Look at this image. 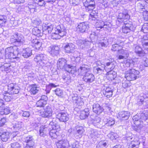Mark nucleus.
Listing matches in <instances>:
<instances>
[{
  "instance_id": "09e8293b",
  "label": "nucleus",
  "mask_w": 148,
  "mask_h": 148,
  "mask_svg": "<svg viewBox=\"0 0 148 148\" xmlns=\"http://www.w3.org/2000/svg\"><path fill=\"white\" fill-rule=\"evenodd\" d=\"M85 9L86 11L91 12L95 8V4L93 5H87V6H84Z\"/></svg>"
},
{
  "instance_id": "e433bc0d",
  "label": "nucleus",
  "mask_w": 148,
  "mask_h": 148,
  "mask_svg": "<svg viewBox=\"0 0 148 148\" xmlns=\"http://www.w3.org/2000/svg\"><path fill=\"white\" fill-rule=\"evenodd\" d=\"M127 67H133L135 64V62L134 60L128 59L124 62Z\"/></svg>"
},
{
  "instance_id": "79ce46f5",
  "label": "nucleus",
  "mask_w": 148,
  "mask_h": 148,
  "mask_svg": "<svg viewBox=\"0 0 148 148\" xmlns=\"http://www.w3.org/2000/svg\"><path fill=\"white\" fill-rule=\"evenodd\" d=\"M62 78L64 82L67 84H68L71 82V79L69 75H64L62 76Z\"/></svg>"
},
{
  "instance_id": "4468645a",
  "label": "nucleus",
  "mask_w": 148,
  "mask_h": 148,
  "mask_svg": "<svg viewBox=\"0 0 148 148\" xmlns=\"http://www.w3.org/2000/svg\"><path fill=\"white\" fill-rule=\"evenodd\" d=\"M84 130L83 127L77 125L74 130V136L77 138L81 137Z\"/></svg>"
},
{
  "instance_id": "4d7b16f0",
  "label": "nucleus",
  "mask_w": 148,
  "mask_h": 148,
  "mask_svg": "<svg viewBox=\"0 0 148 148\" xmlns=\"http://www.w3.org/2000/svg\"><path fill=\"white\" fill-rule=\"evenodd\" d=\"M11 148H22L20 144L17 142H15L11 144Z\"/></svg>"
},
{
  "instance_id": "f257e3e1",
  "label": "nucleus",
  "mask_w": 148,
  "mask_h": 148,
  "mask_svg": "<svg viewBox=\"0 0 148 148\" xmlns=\"http://www.w3.org/2000/svg\"><path fill=\"white\" fill-rule=\"evenodd\" d=\"M130 17L127 11L126 10H124L122 13H119L117 16V20L119 23L124 22V25L122 27V32L124 33L127 34L131 31H134L135 29V26L133 25L131 21L128 20L124 21L125 19H128Z\"/></svg>"
},
{
  "instance_id": "423d86ee",
  "label": "nucleus",
  "mask_w": 148,
  "mask_h": 148,
  "mask_svg": "<svg viewBox=\"0 0 148 148\" xmlns=\"http://www.w3.org/2000/svg\"><path fill=\"white\" fill-rule=\"evenodd\" d=\"M66 60L64 59H59L57 62V66L62 70H64L69 73H74L73 66L66 63Z\"/></svg>"
},
{
  "instance_id": "f8f14e48",
  "label": "nucleus",
  "mask_w": 148,
  "mask_h": 148,
  "mask_svg": "<svg viewBox=\"0 0 148 148\" xmlns=\"http://www.w3.org/2000/svg\"><path fill=\"white\" fill-rule=\"evenodd\" d=\"M90 66L87 65L83 64L78 69V73L80 75L84 76L90 71Z\"/></svg>"
},
{
  "instance_id": "6ab92c4d",
  "label": "nucleus",
  "mask_w": 148,
  "mask_h": 148,
  "mask_svg": "<svg viewBox=\"0 0 148 148\" xmlns=\"http://www.w3.org/2000/svg\"><path fill=\"white\" fill-rule=\"evenodd\" d=\"M53 29V25L43 24L42 25V32L44 34H47L50 33Z\"/></svg>"
},
{
  "instance_id": "680f3d73",
  "label": "nucleus",
  "mask_w": 148,
  "mask_h": 148,
  "mask_svg": "<svg viewBox=\"0 0 148 148\" xmlns=\"http://www.w3.org/2000/svg\"><path fill=\"white\" fill-rule=\"evenodd\" d=\"M133 135L131 133H128L125 137H124V140H127V143L132 140L133 138Z\"/></svg>"
},
{
  "instance_id": "bf43d9fd",
  "label": "nucleus",
  "mask_w": 148,
  "mask_h": 148,
  "mask_svg": "<svg viewBox=\"0 0 148 148\" xmlns=\"http://www.w3.org/2000/svg\"><path fill=\"white\" fill-rule=\"evenodd\" d=\"M104 23L103 21H101L99 23L97 22L96 23V28L97 30H99L100 29L103 28L104 26Z\"/></svg>"
},
{
  "instance_id": "c756f323",
  "label": "nucleus",
  "mask_w": 148,
  "mask_h": 148,
  "mask_svg": "<svg viewBox=\"0 0 148 148\" xmlns=\"http://www.w3.org/2000/svg\"><path fill=\"white\" fill-rule=\"evenodd\" d=\"M134 50L135 52L140 56H143L146 54L145 52L138 46H136Z\"/></svg>"
},
{
  "instance_id": "9d476101",
  "label": "nucleus",
  "mask_w": 148,
  "mask_h": 148,
  "mask_svg": "<svg viewBox=\"0 0 148 148\" xmlns=\"http://www.w3.org/2000/svg\"><path fill=\"white\" fill-rule=\"evenodd\" d=\"M7 92L10 94H17L19 92V88L17 85L14 83L8 84Z\"/></svg>"
},
{
  "instance_id": "f704fd0d",
  "label": "nucleus",
  "mask_w": 148,
  "mask_h": 148,
  "mask_svg": "<svg viewBox=\"0 0 148 148\" xmlns=\"http://www.w3.org/2000/svg\"><path fill=\"white\" fill-rule=\"evenodd\" d=\"M140 117H139V116L137 115L134 116L132 118L134 123L137 126L142 125L141 124V121L140 120Z\"/></svg>"
},
{
  "instance_id": "c85d7f7f",
  "label": "nucleus",
  "mask_w": 148,
  "mask_h": 148,
  "mask_svg": "<svg viewBox=\"0 0 148 148\" xmlns=\"http://www.w3.org/2000/svg\"><path fill=\"white\" fill-rule=\"evenodd\" d=\"M36 3L29 2L28 4V8L30 10L31 12H37L38 9L37 7Z\"/></svg>"
},
{
  "instance_id": "37998d69",
  "label": "nucleus",
  "mask_w": 148,
  "mask_h": 148,
  "mask_svg": "<svg viewBox=\"0 0 148 148\" xmlns=\"http://www.w3.org/2000/svg\"><path fill=\"white\" fill-rule=\"evenodd\" d=\"M107 136L109 138L113 141L115 140L118 137L117 134L113 132L109 133L108 134Z\"/></svg>"
},
{
  "instance_id": "1a4fd4ad",
  "label": "nucleus",
  "mask_w": 148,
  "mask_h": 148,
  "mask_svg": "<svg viewBox=\"0 0 148 148\" xmlns=\"http://www.w3.org/2000/svg\"><path fill=\"white\" fill-rule=\"evenodd\" d=\"M10 41L11 43H14L17 46H20L24 42V38L22 35L16 34L11 36Z\"/></svg>"
},
{
  "instance_id": "e2e57ef3",
  "label": "nucleus",
  "mask_w": 148,
  "mask_h": 148,
  "mask_svg": "<svg viewBox=\"0 0 148 148\" xmlns=\"http://www.w3.org/2000/svg\"><path fill=\"white\" fill-rule=\"evenodd\" d=\"M54 91L55 94L58 96H60L63 94V91L60 88L56 89Z\"/></svg>"
},
{
  "instance_id": "393cba45",
  "label": "nucleus",
  "mask_w": 148,
  "mask_h": 148,
  "mask_svg": "<svg viewBox=\"0 0 148 148\" xmlns=\"http://www.w3.org/2000/svg\"><path fill=\"white\" fill-rule=\"evenodd\" d=\"M57 148H66L68 146L69 142L66 140H59L56 143Z\"/></svg>"
},
{
  "instance_id": "2f4dec72",
  "label": "nucleus",
  "mask_w": 148,
  "mask_h": 148,
  "mask_svg": "<svg viewBox=\"0 0 148 148\" xmlns=\"http://www.w3.org/2000/svg\"><path fill=\"white\" fill-rule=\"evenodd\" d=\"M140 120L141 124L144 121L148 120V112L145 111L140 114Z\"/></svg>"
},
{
  "instance_id": "603ef678",
  "label": "nucleus",
  "mask_w": 148,
  "mask_h": 148,
  "mask_svg": "<svg viewBox=\"0 0 148 148\" xmlns=\"http://www.w3.org/2000/svg\"><path fill=\"white\" fill-rule=\"evenodd\" d=\"M107 144L104 141L99 142L97 146V148H106Z\"/></svg>"
},
{
  "instance_id": "9b49d317",
  "label": "nucleus",
  "mask_w": 148,
  "mask_h": 148,
  "mask_svg": "<svg viewBox=\"0 0 148 148\" xmlns=\"http://www.w3.org/2000/svg\"><path fill=\"white\" fill-rule=\"evenodd\" d=\"M55 114L56 118L60 121L65 122L69 119V115L66 113L58 111Z\"/></svg>"
},
{
  "instance_id": "f03ea898",
  "label": "nucleus",
  "mask_w": 148,
  "mask_h": 148,
  "mask_svg": "<svg viewBox=\"0 0 148 148\" xmlns=\"http://www.w3.org/2000/svg\"><path fill=\"white\" fill-rule=\"evenodd\" d=\"M34 60L37 65L42 68L49 66L51 65L47 56L44 54H37L34 58Z\"/></svg>"
},
{
  "instance_id": "de8ad7c7",
  "label": "nucleus",
  "mask_w": 148,
  "mask_h": 148,
  "mask_svg": "<svg viewBox=\"0 0 148 148\" xmlns=\"http://www.w3.org/2000/svg\"><path fill=\"white\" fill-rule=\"evenodd\" d=\"M7 22V17L6 16L0 15V25H3Z\"/></svg>"
},
{
  "instance_id": "58836bf2",
  "label": "nucleus",
  "mask_w": 148,
  "mask_h": 148,
  "mask_svg": "<svg viewBox=\"0 0 148 148\" xmlns=\"http://www.w3.org/2000/svg\"><path fill=\"white\" fill-rule=\"evenodd\" d=\"M10 112V110L8 107H6L0 110V114L7 115Z\"/></svg>"
},
{
  "instance_id": "13d9d810",
  "label": "nucleus",
  "mask_w": 148,
  "mask_h": 148,
  "mask_svg": "<svg viewBox=\"0 0 148 148\" xmlns=\"http://www.w3.org/2000/svg\"><path fill=\"white\" fill-rule=\"evenodd\" d=\"M121 46H119L117 44H116L112 45V50L114 51L117 50L119 51L120 49H121Z\"/></svg>"
},
{
  "instance_id": "a211bd4d",
  "label": "nucleus",
  "mask_w": 148,
  "mask_h": 148,
  "mask_svg": "<svg viewBox=\"0 0 148 148\" xmlns=\"http://www.w3.org/2000/svg\"><path fill=\"white\" fill-rule=\"evenodd\" d=\"M130 115V112L127 111H123L119 112L118 118L121 120H127Z\"/></svg>"
},
{
  "instance_id": "aec40b11",
  "label": "nucleus",
  "mask_w": 148,
  "mask_h": 148,
  "mask_svg": "<svg viewBox=\"0 0 148 148\" xmlns=\"http://www.w3.org/2000/svg\"><path fill=\"white\" fill-rule=\"evenodd\" d=\"M72 101L76 106H81L84 104V102L81 98L79 97L77 94L74 95L72 97Z\"/></svg>"
},
{
  "instance_id": "cd10ccee",
  "label": "nucleus",
  "mask_w": 148,
  "mask_h": 148,
  "mask_svg": "<svg viewBox=\"0 0 148 148\" xmlns=\"http://www.w3.org/2000/svg\"><path fill=\"white\" fill-rule=\"evenodd\" d=\"M31 45L36 49L38 50L41 46L42 43L38 40L35 39L32 41Z\"/></svg>"
},
{
  "instance_id": "f3484780",
  "label": "nucleus",
  "mask_w": 148,
  "mask_h": 148,
  "mask_svg": "<svg viewBox=\"0 0 148 148\" xmlns=\"http://www.w3.org/2000/svg\"><path fill=\"white\" fill-rule=\"evenodd\" d=\"M89 26L88 24L85 22H82L79 23L77 27V29L82 33L86 32L87 31Z\"/></svg>"
},
{
  "instance_id": "ea45409f",
  "label": "nucleus",
  "mask_w": 148,
  "mask_h": 148,
  "mask_svg": "<svg viewBox=\"0 0 148 148\" xmlns=\"http://www.w3.org/2000/svg\"><path fill=\"white\" fill-rule=\"evenodd\" d=\"M114 120L110 117L107 118L106 121L105 125L106 126H111L114 124Z\"/></svg>"
},
{
  "instance_id": "c9c22d12",
  "label": "nucleus",
  "mask_w": 148,
  "mask_h": 148,
  "mask_svg": "<svg viewBox=\"0 0 148 148\" xmlns=\"http://www.w3.org/2000/svg\"><path fill=\"white\" fill-rule=\"evenodd\" d=\"M32 33L34 35L38 36H42L43 34V32H41L40 30L36 27L33 29Z\"/></svg>"
},
{
  "instance_id": "7c9ffc66",
  "label": "nucleus",
  "mask_w": 148,
  "mask_h": 148,
  "mask_svg": "<svg viewBox=\"0 0 148 148\" xmlns=\"http://www.w3.org/2000/svg\"><path fill=\"white\" fill-rule=\"evenodd\" d=\"M140 144V142L138 140L134 139L130 144L129 148H138Z\"/></svg>"
},
{
  "instance_id": "39448f33",
  "label": "nucleus",
  "mask_w": 148,
  "mask_h": 148,
  "mask_svg": "<svg viewBox=\"0 0 148 148\" xmlns=\"http://www.w3.org/2000/svg\"><path fill=\"white\" fill-rule=\"evenodd\" d=\"M5 58L7 59H14L18 53V49L17 46L10 47L5 50Z\"/></svg>"
},
{
  "instance_id": "20e7f679",
  "label": "nucleus",
  "mask_w": 148,
  "mask_h": 148,
  "mask_svg": "<svg viewBox=\"0 0 148 148\" xmlns=\"http://www.w3.org/2000/svg\"><path fill=\"white\" fill-rule=\"evenodd\" d=\"M54 119L51 122L48 127L49 128V134L52 139L56 138L58 134V130H59V125Z\"/></svg>"
},
{
  "instance_id": "774afa93",
  "label": "nucleus",
  "mask_w": 148,
  "mask_h": 148,
  "mask_svg": "<svg viewBox=\"0 0 148 148\" xmlns=\"http://www.w3.org/2000/svg\"><path fill=\"white\" fill-rule=\"evenodd\" d=\"M10 95L8 93L5 95H4L3 98L5 101L8 102L10 101L11 99V96H9Z\"/></svg>"
},
{
  "instance_id": "0e129e2a",
  "label": "nucleus",
  "mask_w": 148,
  "mask_h": 148,
  "mask_svg": "<svg viewBox=\"0 0 148 148\" xmlns=\"http://www.w3.org/2000/svg\"><path fill=\"white\" fill-rule=\"evenodd\" d=\"M84 6H87V5H93L95 3V2L94 0H86L84 3Z\"/></svg>"
},
{
  "instance_id": "a19ab883",
  "label": "nucleus",
  "mask_w": 148,
  "mask_h": 148,
  "mask_svg": "<svg viewBox=\"0 0 148 148\" xmlns=\"http://www.w3.org/2000/svg\"><path fill=\"white\" fill-rule=\"evenodd\" d=\"M77 143V142L74 140L70 141L68 145L69 148H78V145L76 144Z\"/></svg>"
},
{
  "instance_id": "412c9836",
  "label": "nucleus",
  "mask_w": 148,
  "mask_h": 148,
  "mask_svg": "<svg viewBox=\"0 0 148 148\" xmlns=\"http://www.w3.org/2000/svg\"><path fill=\"white\" fill-rule=\"evenodd\" d=\"M59 47L58 46H51L48 48V52L52 55H56L59 53Z\"/></svg>"
},
{
  "instance_id": "2eb2a0df",
  "label": "nucleus",
  "mask_w": 148,
  "mask_h": 148,
  "mask_svg": "<svg viewBox=\"0 0 148 148\" xmlns=\"http://www.w3.org/2000/svg\"><path fill=\"white\" fill-rule=\"evenodd\" d=\"M26 146L25 148H33L34 145V140L33 137L30 135L26 137L25 139Z\"/></svg>"
},
{
  "instance_id": "6e6d98bb",
  "label": "nucleus",
  "mask_w": 148,
  "mask_h": 148,
  "mask_svg": "<svg viewBox=\"0 0 148 148\" xmlns=\"http://www.w3.org/2000/svg\"><path fill=\"white\" fill-rule=\"evenodd\" d=\"M144 33H148V23H145L142 26L141 29Z\"/></svg>"
},
{
  "instance_id": "a878e982",
  "label": "nucleus",
  "mask_w": 148,
  "mask_h": 148,
  "mask_svg": "<svg viewBox=\"0 0 148 148\" xmlns=\"http://www.w3.org/2000/svg\"><path fill=\"white\" fill-rule=\"evenodd\" d=\"M89 113V109L88 108H85L80 111L79 117L81 119H85L88 117Z\"/></svg>"
},
{
  "instance_id": "052dcab7",
  "label": "nucleus",
  "mask_w": 148,
  "mask_h": 148,
  "mask_svg": "<svg viewBox=\"0 0 148 148\" xmlns=\"http://www.w3.org/2000/svg\"><path fill=\"white\" fill-rule=\"evenodd\" d=\"M49 128H47L46 126L42 125L40 127L39 131L47 133V132H49Z\"/></svg>"
},
{
  "instance_id": "6e6552de",
  "label": "nucleus",
  "mask_w": 148,
  "mask_h": 148,
  "mask_svg": "<svg viewBox=\"0 0 148 148\" xmlns=\"http://www.w3.org/2000/svg\"><path fill=\"white\" fill-rule=\"evenodd\" d=\"M139 73L138 71L131 69L125 72V77L129 81L135 80L139 77Z\"/></svg>"
},
{
  "instance_id": "69168bd1",
  "label": "nucleus",
  "mask_w": 148,
  "mask_h": 148,
  "mask_svg": "<svg viewBox=\"0 0 148 148\" xmlns=\"http://www.w3.org/2000/svg\"><path fill=\"white\" fill-rule=\"evenodd\" d=\"M145 5L143 2H139L137 4V7L139 10H145Z\"/></svg>"
},
{
  "instance_id": "72a5a7b5",
  "label": "nucleus",
  "mask_w": 148,
  "mask_h": 148,
  "mask_svg": "<svg viewBox=\"0 0 148 148\" xmlns=\"http://www.w3.org/2000/svg\"><path fill=\"white\" fill-rule=\"evenodd\" d=\"M30 91L31 94L34 95L37 93L39 91V88L36 84H32L30 86Z\"/></svg>"
},
{
  "instance_id": "338daca9",
  "label": "nucleus",
  "mask_w": 148,
  "mask_h": 148,
  "mask_svg": "<svg viewBox=\"0 0 148 148\" xmlns=\"http://www.w3.org/2000/svg\"><path fill=\"white\" fill-rule=\"evenodd\" d=\"M33 23L35 26H38L41 23V21L39 18H36L33 21Z\"/></svg>"
},
{
  "instance_id": "ddd939ff",
  "label": "nucleus",
  "mask_w": 148,
  "mask_h": 148,
  "mask_svg": "<svg viewBox=\"0 0 148 148\" xmlns=\"http://www.w3.org/2000/svg\"><path fill=\"white\" fill-rule=\"evenodd\" d=\"M52 112V110L50 106H48L45 108L44 111H41L40 113L42 117L49 118L51 116Z\"/></svg>"
},
{
  "instance_id": "864d4df0",
  "label": "nucleus",
  "mask_w": 148,
  "mask_h": 148,
  "mask_svg": "<svg viewBox=\"0 0 148 148\" xmlns=\"http://www.w3.org/2000/svg\"><path fill=\"white\" fill-rule=\"evenodd\" d=\"M77 44L79 45L80 46L82 44H84L86 45L90 43V42L89 41H86V40H83L81 39L78 40L77 41Z\"/></svg>"
},
{
  "instance_id": "7ed1b4c3",
  "label": "nucleus",
  "mask_w": 148,
  "mask_h": 148,
  "mask_svg": "<svg viewBox=\"0 0 148 148\" xmlns=\"http://www.w3.org/2000/svg\"><path fill=\"white\" fill-rule=\"evenodd\" d=\"M96 64L97 66L93 67V71L95 73L100 75L102 74L105 70L107 72V75L112 73V70L114 68L113 66H108L106 68V66H103L99 61L96 62Z\"/></svg>"
},
{
  "instance_id": "3c124183",
  "label": "nucleus",
  "mask_w": 148,
  "mask_h": 148,
  "mask_svg": "<svg viewBox=\"0 0 148 148\" xmlns=\"http://www.w3.org/2000/svg\"><path fill=\"white\" fill-rule=\"evenodd\" d=\"M33 1L40 6H42L45 5V1L44 0H33Z\"/></svg>"
},
{
  "instance_id": "b1692460",
  "label": "nucleus",
  "mask_w": 148,
  "mask_h": 148,
  "mask_svg": "<svg viewBox=\"0 0 148 148\" xmlns=\"http://www.w3.org/2000/svg\"><path fill=\"white\" fill-rule=\"evenodd\" d=\"M9 133L6 131H3L2 128H0V136L3 141H7L9 138Z\"/></svg>"
},
{
  "instance_id": "473e14b6",
  "label": "nucleus",
  "mask_w": 148,
  "mask_h": 148,
  "mask_svg": "<svg viewBox=\"0 0 148 148\" xmlns=\"http://www.w3.org/2000/svg\"><path fill=\"white\" fill-rule=\"evenodd\" d=\"M99 47H106L109 45L108 40L106 38H104L102 40L100 41L98 43Z\"/></svg>"
},
{
  "instance_id": "8fccbe9b",
  "label": "nucleus",
  "mask_w": 148,
  "mask_h": 148,
  "mask_svg": "<svg viewBox=\"0 0 148 148\" xmlns=\"http://www.w3.org/2000/svg\"><path fill=\"white\" fill-rule=\"evenodd\" d=\"M144 40L142 41V44L145 50L148 51V39L146 40L145 37H143Z\"/></svg>"
},
{
  "instance_id": "dca6fc26",
  "label": "nucleus",
  "mask_w": 148,
  "mask_h": 148,
  "mask_svg": "<svg viewBox=\"0 0 148 148\" xmlns=\"http://www.w3.org/2000/svg\"><path fill=\"white\" fill-rule=\"evenodd\" d=\"M83 79L86 82L90 83L95 80V77L93 74L89 72L83 76Z\"/></svg>"
},
{
  "instance_id": "4be33fe9",
  "label": "nucleus",
  "mask_w": 148,
  "mask_h": 148,
  "mask_svg": "<svg viewBox=\"0 0 148 148\" xmlns=\"http://www.w3.org/2000/svg\"><path fill=\"white\" fill-rule=\"evenodd\" d=\"M103 110V108L98 103H94L93 105V111L97 114H99Z\"/></svg>"
},
{
  "instance_id": "5701e85b",
  "label": "nucleus",
  "mask_w": 148,
  "mask_h": 148,
  "mask_svg": "<svg viewBox=\"0 0 148 148\" xmlns=\"http://www.w3.org/2000/svg\"><path fill=\"white\" fill-rule=\"evenodd\" d=\"M75 45L72 43H68L64 47L65 51L68 53H73L75 49Z\"/></svg>"
},
{
  "instance_id": "a18cd8bd",
  "label": "nucleus",
  "mask_w": 148,
  "mask_h": 148,
  "mask_svg": "<svg viewBox=\"0 0 148 148\" xmlns=\"http://www.w3.org/2000/svg\"><path fill=\"white\" fill-rule=\"evenodd\" d=\"M47 103V101L40 99L36 103V106L37 107H44Z\"/></svg>"
},
{
  "instance_id": "bb28decb",
  "label": "nucleus",
  "mask_w": 148,
  "mask_h": 148,
  "mask_svg": "<svg viewBox=\"0 0 148 148\" xmlns=\"http://www.w3.org/2000/svg\"><path fill=\"white\" fill-rule=\"evenodd\" d=\"M32 50L30 48H27L22 51V55L25 58H27L32 55Z\"/></svg>"
},
{
  "instance_id": "4c0bfd02",
  "label": "nucleus",
  "mask_w": 148,
  "mask_h": 148,
  "mask_svg": "<svg viewBox=\"0 0 148 148\" xmlns=\"http://www.w3.org/2000/svg\"><path fill=\"white\" fill-rule=\"evenodd\" d=\"M89 134V136L91 138H96L99 136L97 130L93 129H92L90 132Z\"/></svg>"
},
{
  "instance_id": "49530a36",
  "label": "nucleus",
  "mask_w": 148,
  "mask_h": 148,
  "mask_svg": "<svg viewBox=\"0 0 148 148\" xmlns=\"http://www.w3.org/2000/svg\"><path fill=\"white\" fill-rule=\"evenodd\" d=\"M100 121V118L98 117H96L94 120H93L92 123L94 126L97 127H99Z\"/></svg>"
},
{
  "instance_id": "5fc2aeb1",
  "label": "nucleus",
  "mask_w": 148,
  "mask_h": 148,
  "mask_svg": "<svg viewBox=\"0 0 148 148\" xmlns=\"http://www.w3.org/2000/svg\"><path fill=\"white\" fill-rule=\"evenodd\" d=\"M119 54H122L126 57H127L129 56V53L127 51L123 49H120L118 51Z\"/></svg>"
},
{
  "instance_id": "0eeeda50",
  "label": "nucleus",
  "mask_w": 148,
  "mask_h": 148,
  "mask_svg": "<svg viewBox=\"0 0 148 148\" xmlns=\"http://www.w3.org/2000/svg\"><path fill=\"white\" fill-rule=\"evenodd\" d=\"M55 32L53 33L51 37L53 39H60L62 37L66 35V32L65 29L62 28L61 25L57 26L55 29Z\"/></svg>"
},
{
  "instance_id": "c03bdc74",
  "label": "nucleus",
  "mask_w": 148,
  "mask_h": 148,
  "mask_svg": "<svg viewBox=\"0 0 148 148\" xmlns=\"http://www.w3.org/2000/svg\"><path fill=\"white\" fill-rule=\"evenodd\" d=\"M23 126V123L21 121H16L14 124L13 127L16 130H19Z\"/></svg>"
}]
</instances>
